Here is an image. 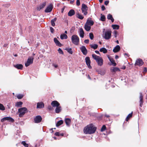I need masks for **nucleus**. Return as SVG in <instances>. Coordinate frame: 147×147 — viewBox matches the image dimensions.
<instances>
[{
    "mask_svg": "<svg viewBox=\"0 0 147 147\" xmlns=\"http://www.w3.org/2000/svg\"><path fill=\"white\" fill-rule=\"evenodd\" d=\"M76 5L77 6H79L80 5V0H77L76 1Z\"/></svg>",
    "mask_w": 147,
    "mask_h": 147,
    "instance_id": "8fccbe9b",
    "label": "nucleus"
},
{
    "mask_svg": "<svg viewBox=\"0 0 147 147\" xmlns=\"http://www.w3.org/2000/svg\"><path fill=\"white\" fill-rule=\"evenodd\" d=\"M75 14L74 10L72 9L70 10L68 13V15L69 16H72L74 15Z\"/></svg>",
    "mask_w": 147,
    "mask_h": 147,
    "instance_id": "4be33fe9",
    "label": "nucleus"
},
{
    "mask_svg": "<svg viewBox=\"0 0 147 147\" xmlns=\"http://www.w3.org/2000/svg\"><path fill=\"white\" fill-rule=\"evenodd\" d=\"M119 58V56L117 55H116L115 56V59H118Z\"/></svg>",
    "mask_w": 147,
    "mask_h": 147,
    "instance_id": "69168bd1",
    "label": "nucleus"
},
{
    "mask_svg": "<svg viewBox=\"0 0 147 147\" xmlns=\"http://www.w3.org/2000/svg\"><path fill=\"white\" fill-rule=\"evenodd\" d=\"M57 20V18H55L54 19H52L51 21V25L54 26H55V22Z\"/></svg>",
    "mask_w": 147,
    "mask_h": 147,
    "instance_id": "2f4dec72",
    "label": "nucleus"
},
{
    "mask_svg": "<svg viewBox=\"0 0 147 147\" xmlns=\"http://www.w3.org/2000/svg\"><path fill=\"white\" fill-rule=\"evenodd\" d=\"M6 120L12 122H13L14 121V119L10 117H4L1 119V122H3Z\"/></svg>",
    "mask_w": 147,
    "mask_h": 147,
    "instance_id": "0eeeda50",
    "label": "nucleus"
},
{
    "mask_svg": "<svg viewBox=\"0 0 147 147\" xmlns=\"http://www.w3.org/2000/svg\"><path fill=\"white\" fill-rule=\"evenodd\" d=\"M85 61L86 65L88 66V67L89 69H91L92 67L90 66V58L89 57H86L85 58Z\"/></svg>",
    "mask_w": 147,
    "mask_h": 147,
    "instance_id": "f8f14e48",
    "label": "nucleus"
},
{
    "mask_svg": "<svg viewBox=\"0 0 147 147\" xmlns=\"http://www.w3.org/2000/svg\"><path fill=\"white\" fill-rule=\"evenodd\" d=\"M5 110V108L3 105L2 104L0 103V110L3 111Z\"/></svg>",
    "mask_w": 147,
    "mask_h": 147,
    "instance_id": "a19ab883",
    "label": "nucleus"
},
{
    "mask_svg": "<svg viewBox=\"0 0 147 147\" xmlns=\"http://www.w3.org/2000/svg\"><path fill=\"white\" fill-rule=\"evenodd\" d=\"M54 41L56 45L61 47L62 46V44L56 38H55L54 39Z\"/></svg>",
    "mask_w": 147,
    "mask_h": 147,
    "instance_id": "6ab92c4d",
    "label": "nucleus"
},
{
    "mask_svg": "<svg viewBox=\"0 0 147 147\" xmlns=\"http://www.w3.org/2000/svg\"><path fill=\"white\" fill-rule=\"evenodd\" d=\"M51 104L53 107H57L60 106V104L56 100L52 101Z\"/></svg>",
    "mask_w": 147,
    "mask_h": 147,
    "instance_id": "ddd939ff",
    "label": "nucleus"
},
{
    "mask_svg": "<svg viewBox=\"0 0 147 147\" xmlns=\"http://www.w3.org/2000/svg\"><path fill=\"white\" fill-rule=\"evenodd\" d=\"M46 3L45 2H44L42 3L41 4L38 6L37 7V9L38 10L40 11L42 8H44L46 5Z\"/></svg>",
    "mask_w": 147,
    "mask_h": 147,
    "instance_id": "2eb2a0df",
    "label": "nucleus"
},
{
    "mask_svg": "<svg viewBox=\"0 0 147 147\" xmlns=\"http://www.w3.org/2000/svg\"><path fill=\"white\" fill-rule=\"evenodd\" d=\"M95 52L97 54H99V55H100V54L99 53V52L98 51H95Z\"/></svg>",
    "mask_w": 147,
    "mask_h": 147,
    "instance_id": "052dcab7",
    "label": "nucleus"
},
{
    "mask_svg": "<svg viewBox=\"0 0 147 147\" xmlns=\"http://www.w3.org/2000/svg\"><path fill=\"white\" fill-rule=\"evenodd\" d=\"M65 121L66 125L67 126H69L70 124L71 123V119L69 118H65Z\"/></svg>",
    "mask_w": 147,
    "mask_h": 147,
    "instance_id": "b1692460",
    "label": "nucleus"
},
{
    "mask_svg": "<svg viewBox=\"0 0 147 147\" xmlns=\"http://www.w3.org/2000/svg\"><path fill=\"white\" fill-rule=\"evenodd\" d=\"M60 38L61 39H66L67 38V35L63 34L61 35Z\"/></svg>",
    "mask_w": 147,
    "mask_h": 147,
    "instance_id": "473e14b6",
    "label": "nucleus"
},
{
    "mask_svg": "<svg viewBox=\"0 0 147 147\" xmlns=\"http://www.w3.org/2000/svg\"><path fill=\"white\" fill-rule=\"evenodd\" d=\"M124 55H127L128 57H129V55L128 54H127V53H125L124 54Z\"/></svg>",
    "mask_w": 147,
    "mask_h": 147,
    "instance_id": "338daca9",
    "label": "nucleus"
},
{
    "mask_svg": "<svg viewBox=\"0 0 147 147\" xmlns=\"http://www.w3.org/2000/svg\"><path fill=\"white\" fill-rule=\"evenodd\" d=\"M117 31L115 30L113 32L115 38H116L117 37Z\"/></svg>",
    "mask_w": 147,
    "mask_h": 147,
    "instance_id": "09e8293b",
    "label": "nucleus"
},
{
    "mask_svg": "<svg viewBox=\"0 0 147 147\" xmlns=\"http://www.w3.org/2000/svg\"><path fill=\"white\" fill-rule=\"evenodd\" d=\"M92 57H93V58L94 59L96 60V61L98 59H99V58L100 57L94 54H92Z\"/></svg>",
    "mask_w": 147,
    "mask_h": 147,
    "instance_id": "72a5a7b5",
    "label": "nucleus"
},
{
    "mask_svg": "<svg viewBox=\"0 0 147 147\" xmlns=\"http://www.w3.org/2000/svg\"><path fill=\"white\" fill-rule=\"evenodd\" d=\"M82 53L84 55H86L87 53V51L86 47L84 46H82L80 48Z\"/></svg>",
    "mask_w": 147,
    "mask_h": 147,
    "instance_id": "9b49d317",
    "label": "nucleus"
},
{
    "mask_svg": "<svg viewBox=\"0 0 147 147\" xmlns=\"http://www.w3.org/2000/svg\"><path fill=\"white\" fill-rule=\"evenodd\" d=\"M101 8L102 11H104L105 9V7L103 5L102 6Z\"/></svg>",
    "mask_w": 147,
    "mask_h": 147,
    "instance_id": "13d9d810",
    "label": "nucleus"
},
{
    "mask_svg": "<svg viewBox=\"0 0 147 147\" xmlns=\"http://www.w3.org/2000/svg\"><path fill=\"white\" fill-rule=\"evenodd\" d=\"M61 107L59 106L58 107H56L55 109V112L56 113H58L61 111Z\"/></svg>",
    "mask_w": 147,
    "mask_h": 147,
    "instance_id": "c85d7f7f",
    "label": "nucleus"
},
{
    "mask_svg": "<svg viewBox=\"0 0 147 147\" xmlns=\"http://www.w3.org/2000/svg\"><path fill=\"white\" fill-rule=\"evenodd\" d=\"M34 58L32 57H29L28 59L27 62L25 63L26 67H28L30 64H32L33 62Z\"/></svg>",
    "mask_w": 147,
    "mask_h": 147,
    "instance_id": "423d86ee",
    "label": "nucleus"
},
{
    "mask_svg": "<svg viewBox=\"0 0 147 147\" xmlns=\"http://www.w3.org/2000/svg\"><path fill=\"white\" fill-rule=\"evenodd\" d=\"M53 66L55 68H57L58 67V65L57 64H53Z\"/></svg>",
    "mask_w": 147,
    "mask_h": 147,
    "instance_id": "bf43d9fd",
    "label": "nucleus"
},
{
    "mask_svg": "<svg viewBox=\"0 0 147 147\" xmlns=\"http://www.w3.org/2000/svg\"><path fill=\"white\" fill-rule=\"evenodd\" d=\"M91 18H89L87 20L86 24L89 25L90 26H92L94 24V22L93 21L91 20Z\"/></svg>",
    "mask_w": 147,
    "mask_h": 147,
    "instance_id": "dca6fc26",
    "label": "nucleus"
},
{
    "mask_svg": "<svg viewBox=\"0 0 147 147\" xmlns=\"http://www.w3.org/2000/svg\"><path fill=\"white\" fill-rule=\"evenodd\" d=\"M88 10V7L85 4L83 3L82 4L81 10L82 12L83 13L84 15H86L87 13V10Z\"/></svg>",
    "mask_w": 147,
    "mask_h": 147,
    "instance_id": "39448f33",
    "label": "nucleus"
},
{
    "mask_svg": "<svg viewBox=\"0 0 147 147\" xmlns=\"http://www.w3.org/2000/svg\"><path fill=\"white\" fill-rule=\"evenodd\" d=\"M105 116L107 118H109L110 117V116L109 115L106 114L105 115Z\"/></svg>",
    "mask_w": 147,
    "mask_h": 147,
    "instance_id": "0e129e2a",
    "label": "nucleus"
},
{
    "mask_svg": "<svg viewBox=\"0 0 147 147\" xmlns=\"http://www.w3.org/2000/svg\"><path fill=\"white\" fill-rule=\"evenodd\" d=\"M143 96L142 93L141 92L140 93V101L139 102L140 103V107H142V106L143 105Z\"/></svg>",
    "mask_w": 147,
    "mask_h": 147,
    "instance_id": "4468645a",
    "label": "nucleus"
},
{
    "mask_svg": "<svg viewBox=\"0 0 147 147\" xmlns=\"http://www.w3.org/2000/svg\"><path fill=\"white\" fill-rule=\"evenodd\" d=\"M109 1H105V5H107L108 3H109Z\"/></svg>",
    "mask_w": 147,
    "mask_h": 147,
    "instance_id": "4d7b16f0",
    "label": "nucleus"
},
{
    "mask_svg": "<svg viewBox=\"0 0 147 147\" xmlns=\"http://www.w3.org/2000/svg\"><path fill=\"white\" fill-rule=\"evenodd\" d=\"M112 27L113 29L118 30L119 28V26L116 24L112 25Z\"/></svg>",
    "mask_w": 147,
    "mask_h": 147,
    "instance_id": "f704fd0d",
    "label": "nucleus"
},
{
    "mask_svg": "<svg viewBox=\"0 0 147 147\" xmlns=\"http://www.w3.org/2000/svg\"><path fill=\"white\" fill-rule=\"evenodd\" d=\"M63 135H64V134H63V133L60 134V136H63Z\"/></svg>",
    "mask_w": 147,
    "mask_h": 147,
    "instance_id": "774afa93",
    "label": "nucleus"
},
{
    "mask_svg": "<svg viewBox=\"0 0 147 147\" xmlns=\"http://www.w3.org/2000/svg\"><path fill=\"white\" fill-rule=\"evenodd\" d=\"M89 37L91 40H92L93 39L94 36V35L92 33H89Z\"/></svg>",
    "mask_w": 147,
    "mask_h": 147,
    "instance_id": "a18cd8bd",
    "label": "nucleus"
},
{
    "mask_svg": "<svg viewBox=\"0 0 147 147\" xmlns=\"http://www.w3.org/2000/svg\"><path fill=\"white\" fill-rule=\"evenodd\" d=\"M44 107V104L42 102H39L37 103V108L41 109Z\"/></svg>",
    "mask_w": 147,
    "mask_h": 147,
    "instance_id": "a211bd4d",
    "label": "nucleus"
},
{
    "mask_svg": "<svg viewBox=\"0 0 147 147\" xmlns=\"http://www.w3.org/2000/svg\"><path fill=\"white\" fill-rule=\"evenodd\" d=\"M27 109L25 107L19 108L18 109V113H19V116L20 117H23L25 114L27 112Z\"/></svg>",
    "mask_w": 147,
    "mask_h": 147,
    "instance_id": "7ed1b4c3",
    "label": "nucleus"
},
{
    "mask_svg": "<svg viewBox=\"0 0 147 147\" xmlns=\"http://www.w3.org/2000/svg\"><path fill=\"white\" fill-rule=\"evenodd\" d=\"M96 61L98 65L100 66H101L103 64V60L101 57L97 60Z\"/></svg>",
    "mask_w": 147,
    "mask_h": 147,
    "instance_id": "f3484780",
    "label": "nucleus"
},
{
    "mask_svg": "<svg viewBox=\"0 0 147 147\" xmlns=\"http://www.w3.org/2000/svg\"><path fill=\"white\" fill-rule=\"evenodd\" d=\"M97 128L92 124H89L85 127L84 129V132L85 134H92L94 133Z\"/></svg>",
    "mask_w": 147,
    "mask_h": 147,
    "instance_id": "f257e3e1",
    "label": "nucleus"
},
{
    "mask_svg": "<svg viewBox=\"0 0 147 147\" xmlns=\"http://www.w3.org/2000/svg\"><path fill=\"white\" fill-rule=\"evenodd\" d=\"M50 31H51V32L52 33H53V32H54V29L52 27H50Z\"/></svg>",
    "mask_w": 147,
    "mask_h": 147,
    "instance_id": "603ef678",
    "label": "nucleus"
},
{
    "mask_svg": "<svg viewBox=\"0 0 147 147\" xmlns=\"http://www.w3.org/2000/svg\"><path fill=\"white\" fill-rule=\"evenodd\" d=\"M23 97V96L22 94H19L17 96V97L19 99L22 98Z\"/></svg>",
    "mask_w": 147,
    "mask_h": 147,
    "instance_id": "c03bdc74",
    "label": "nucleus"
},
{
    "mask_svg": "<svg viewBox=\"0 0 147 147\" xmlns=\"http://www.w3.org/2000/svg\"><path fill=\"white\" fill-rule=\"evenodd\" d=\"M110 20H111V22H114V19L113 18H112L111 19H110Z\"/></svg>",
    "mask_w": 147,
    "mask_h": 147,
    "instance_id": "e2e57ef3",
    "label": "nucleus"
},
{
    "mask_svg": "<svg viewBox=\"0 0 147 147\" xmlns=\"http://www.w3.org/2000/svg\"><path fill=\"white\" fill-rule=\"evenodd\" d=\"M53 5L51 4L48 6L45 10V11L46 13H49L51 12L53 9Z\"/></svg>",
    "mask_w": 147,
    "mask_h": 147,
    "instance_id": "9d476101",
    "label": "nucleus"
},
{
    "mask_svg": "<svg viewBox=\"0 0 147 147\" xmlns=\"http://www.w3.org/2000/svg\"><path fill=\"white\" fill-rule=\"evenodd\" d=\"M72 43L76 45H78L79 42V38L76 35H74L71 37Z\"/></svg>",
    "mask_w": 147,
    "mask_h": 147,
    "instance_id": "20e7f679",
    "label": "nucleus"
},
{
    "mask_svg": "<svg viewBox=\"0 0 147 147\" xmlns=\"http://www.w3.org/2000/svg\"><path fill=\"white\" fill-rule=\"evenodd\" d=\"M105 29H104L103 31L104 33L102 35V37L106 40H108L111 37V31L110 30H107L105 32Z\"/></svg>",
    "mask_w": 147,
    "mask_h": 147,
    "instance_id": "f03ea898",
    "label": "nucleus"
},
{
    "mask_svg": "<svg viewBox=\"0 0 147 147\" xmlns=\"http://www.w3.org/2000/svg\"><path fill=\"white\" fill-rule=\"evenodd\" d=\"M143 63V60L139 58L136 60L135 65H138L140 66L142 65Z\"/></svg>",
    "mask_w": 147,
    "mask_h": 147,
    "instance_id": "6e6552de",
    "label": "nucleus"
},
{
    "mask_svg": "<svg viewBox=\"0 0 147 147\" xmlns=\"http://www.w3.org/2000/svg\"><path fill=\"white\" fill-rule=\"evenodd\" d=\"M132 114H133V112H132L131 113H130L127 116L126 119V121H128L129 120V119L131 117H132Z\"/></svg>",
    "mask_w": 147,
    "mask_h": 147,
    "instance_id": "58836bf2",
    "label": "nucleus"
},
{
    "mask_svg": "<svg viewBox=\"0 0 147 147\" xmlns=\"http://www.w3.org/2000/svg\"><path fill=\"white\" fill-rule=\"evenodd\" d=\"M99 72L100 71L98 72V73L100 74L101 75H103L105 74V72L104 71H100V72Z\"/></svg>",
    "mask_w": 147,
    "mask_h": 147,
    "instance_id": "3c124183",
    "label": "nucleus"
},
{
    "mask_svg": "<svg viewBox=\"0 0 147 147\" xmlns=\"http://www.w3.org/2000/svg\"><path fill=\"white\" fill-rule=\"evenodd\" d=\"M48 109L49 110H52V109H53V108L52 107H51V106L50 105H49L48 107Z\"/></svg>",
    "mask_w": 147,
    "mask_h": 147,
    "instance_id": "6e6d98bb",
    "label": "nucleus"
},
{
    "mask_svg": "<svg viewBox=\"0 0 147 147\" xmlns=\"http://www.w3.org/2000/svg\"><path fill=\"white\" fill-rule=\"evenodd\" d=\"M22 144L25 147H28V144H27L25 141H22Z\"/></svg>",
    "mask_w": 147,
    "mask_h": 147,
    "instance_id": "79ce46f5",
    "label": "nucleus"
},
{
    "mask_svg": "<svg viewBox=\"0 0 147 147\" xmlns=\"http://www.w3.org/2000/svg\"><path fill=\"white\" fill-rule=\"evenodd\" d=\"M58 51L59 52V53L60 54H63V51H62V50H61V48H59V49L58 50Z\"/></svg>",
    "mask_w": 147,
    "mask_h": 147,
    "instance_id": "de8ad7c7",
    "label": "nucleus"
},
{
    "mask_svg": "<svg viewBox=\"0 0 147 147\" xmlns=\"http://www.w3.org/2000/svg\"><path fill=\"white\" fill-rule=\"evenodd\" d=\"M74 0H73V1H71L70 2V4H73L74 3Z\"/></svg>",
    "mask_w": 147,
    "mask_h": 147,
    "instance_id": "680f3d73",
    "label": "nucleus"
},
{
    "mask_svg": "<svg viewBox=\"0 0 147 147\" xmlns=\"http://www.w3.org/2000/svg\"><path fill=\"white\" fill-rule=\"evenodd\" d=\"M79 30H80V32H79L80 36L82 38H83L84 36V32L83 31V30L82 28H81Z\"/></svg>",
    "mask_w": 147,
    "mask_h": 147,
    "instance_id": "5701e85b",
    "label": "nucleus"
},
{
    "mask_svg": "<svg viewBox=\"0 0 147 147\" xmlns=\"http://www.w3.org/2000/svg\"><path fill=\"white\" fill-rule=\"evenodd\" d=\"M63 121L62 120H60L58 121L56 124V126L58 127L63 123Z\"/></svg>",
    "mask_w": 147,
    "mask_h": 147,
    "instance_id": "c9c22d12",
    "label": "nucleus"
},
{
    "mask_svg": "<svg viewBox=\"0 0 147 147\" xmlns=\"http://www.w3.org/2000/svg\"><path fill=\"white\" fill-rule=\"evenodd\" d=\"M120 49V47L119 45H117L113 49V51L114 53H117L119 51Z\"/></svg>",
    "mask_w": 147,
    "mask_h": 147,
    "instance_id": "412c9836",
    "label": "nucleus"
},
{
    "mask_svg": "<svg viewBox=\"0 0 147 147\" xmlns=\"http://www.w3.org/2000/svg\"><path fill=\"white\" fill-rule=\"evenodd\" d=\"M113 18L112 15L110 14H109L107 16V18L108 20H110Z\"/></svg>",
    "mask_w": 147,
    "mask_h": 147,
    "instance_id": "49530a36",
    "label": "nucleus"
},
{
    "mask_svg": "<svg viewBox=\"0 0 147 147\" xmlns=\"http://www.w3.org/2000/svg\"><path fill=\"white\" fill-rule=\"evenodd\" d=\"M84 42L86 44H88L89 42V40L88 39L85 40L84 41Z\"/></svg>",
    "mask_w": 147,
    "mask_h": 147,
    "instance_id": "5fc2aeb1",
    "label": "nucleus"
},
{
    "mask_svg": "<svg viewBox=\"0 0 147 147\" xmlns=\"http://www.w3.org/2000/svg\"><path fill=\"white\" fill-rule=\"evenodd\" d=\"M42 120V118L40 115H37L34 118V122L36 123H39Z\"/></svg>",
    "mask_w": 147,
    "mask_h": 147,
    "instance_id": "1a4fd4ad",
    "label": "nucleus"
},
{
    "mask_svg": "<svg viewBox=\"0 0 147 147\" xmlns=\"http://www.w3.org/2000/svg\"><path fill=\"white\" fill-rule=\"evenodd\" d=\"M55 135L57 136H60V133L59 132H56L55 134Z\"/></svg>",
    "mask_w": 147,
    "mask_h": 147,
    "instance_id": "864d4df0",
    "label": "nucleus"
},
{
    "mask_svg": "<svg viewBox=\"0 0 147 147\" xmlns=\"http://www.w3.org/2000/svg\"><path fill=\"white\" fill-rule=\"evenodd\" d=\"M100 52H102L104 53H107V50L104 47H102L99 50Z\"/></svg>",
    "mask_w": 147,
    "mask_h": 147,
    "instance_id": "c756f323",
    "label": "nucleus"
},
{
    "mask_svg": "<svg viewBox=\"0 0 147 147\" xmlns=\"http://www.w3.org/2000/svg\"><path fill=\"white\" fill-rule=\"evenodd\" d=\"M14 67L18 69H22L23 68V66L21 64H17L14 65Z\"/></svg>",
    "mask_w": 147,
    "mask_h": 147,
    "instance_id": "393cba45",
    "label": "nucleus"
},
{
    "mask_svg": "<svg viewBox=\"0 0 147 147\" xmlns=\"http://www.w3.org/2000/svg\"><path fill=\"white\" fill-rule=\"evenodd\" d=\"M106 126L105 125H103L101 129V132H103L105 131L106 129Z\"/></svg>",
    "mask_w": 147,
    "mask_h": 147,
    "instance_id": "37998d69",
    "label": "nucleus"
},
{
    "mask_svg": "<svg viewBox=\"0 0 147 147\" xmlns=\"http://www.w3.org/2000/svg\"><path fill=\"white\" fill-rule=\"evenodd\" d=\"M108 58L111 63L112 65L114 66H115L116 65V63L115 62V61L113 60V59L111 57L108 56Z\"/></svg>",
    "mask_w": 147,
    "mask_h": 147,
    "instance_id": "aec40b11",
    "label": "nucleus"
},
{
    "mask_svg": "<svg viewBox=\"0 0 147 147\" xmlns=\"http://www.w3.org/2000/svg\"><path fill=\"white\" fill-rule=\"evenodd\" d=\"M90 47L94 49H96L98 48V45L97 44H94L93 45H90Z\"/></svg>",
    "mask_w": 147,
    "mask_h": 147,
    "instance_id": "ea45409f",
    "label": "nucleus"
},
{
    "mask_svg": "<svg viewBox=\"0 0 147 147\" xmlns=\"http://www.w3.org/2000/svg\"><path fill=\"white\" fill-rule=\"evenodd\" d=\"M105 19L106 18L105 16L102 14H101L100 20L102 21H105Z\"/></svg>",
    "mask_w": 147,
    "mask_h": 147,
    "instance_id": "4c0bfd02",
    "label": "nucleus"
},
{
    "mask_svg": "<svg viewBox=\"0 0 147 147\" xmlns=\"http://www.w3.org/2000/svg\"><path fill=\"white\" fill-rule=\"evenodd\" d=\"M111 71L112 72H115L116 71H119L120 70L119 68L117 67H113L111 69Z\"/></svg>",
    "mask_w": 147,
    "mask_h": 147,
    "instance_id": "cd10ccee",
    "label": "nucleus"
},
{
    "mask_svg": "<svg viewBox=\"0 0 147 147\" xmlns=\"http://www.w3.org/2000/svg\"><path fill=\"white\" fill-rule=\"evenodd\" d=\"M23 104L22 102L20 101L17 102L15 105V106L17 107H21Z\"/></svg>",
    "mask_w": 147,
    "mask_h": 147,
    "instance_id": "7c9ffc66",
    "label": "nucleus"
},
{
    "mask_svg": "<svg viewBox=\"0 0 147 147\" xmlns=\"http://www.w3.org/2000/svg\"><path fill=\"white\" fill-rule=\"evenodd\" d=\"M65 50L67 51V52L70 54H73V51H72L71 48H67L65 49Z\"/></svg>",
    "mask_w": 147,
    "mask_h": 147,
    "instance_id": "e433bc0d",
    "label": "nucleus"
},
{
    "mask_svg": "<svg viewBox=\"0 0 147 147\" xmlns=\"http://www.w3.org/2000/svg\"><path fill=\"white\" fill-rule=\"evenodd\" d=\"M84 28L87 31H89L91 29V27L89 25L86 24L84 25Z\"/></svg>",
    "mask_w": 147,
    "mask_h": 147,
    "instance_id": "a878e982",
    "label": "nucleus"
},
{
    "mask_svg": "<svg viewBox=\"0 0 147 147\" xmlns=\"http://www.w3.org/2000/svg\"><path fill=\"white\" fill-rule=\"evenodd\" d=\"M76 16L80 20H82L84 18V17L79 12L76 13Z\"/></svg>",
    "mask_w": 147,
    "mask_h": 147,
    "instance_id": "bb28decb",
    "label": "nucleus"
}]
</instances>
